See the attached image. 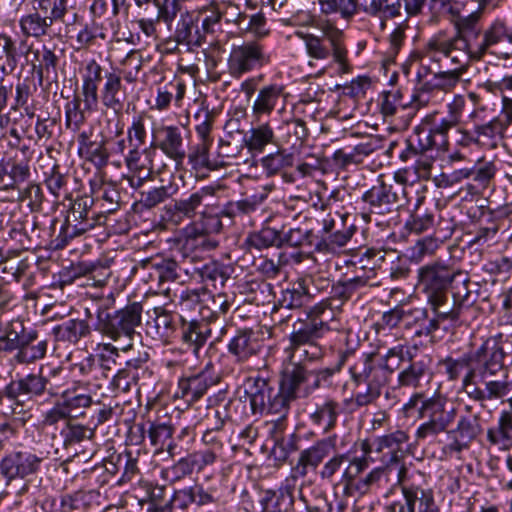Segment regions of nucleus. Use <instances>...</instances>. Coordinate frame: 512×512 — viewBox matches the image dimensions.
Returning <instances> with one entry per match:
<instances>
[{
    "instance_id": "nucleus-56",
    "label": "nucleus",
    "mask_w": 512,
    "mask_h": 512,
    "mask_svg": "<svg viewBox=\"0 0 512 512\" xmlns=\"http://www.w3.org/2000/svg\"><path fill=\"white\" fill-rule=\"evenodd\" d=\"M469 283L467 273L457 269L453 283L449 287L451 288L452 299L464 311L472 307L476 301L468 288Z\"/></svg>"
},
{
    "instance_id": "nucleus-57",
    "label": "nucleus",
    "mask_w": 512,
    "mask_h": 512,
    "mask_svg": "<svg viewBox=\"0 0 512 512\" xmlns=\"http://www.w3.org/2000/svg\"><path fill=\"white\" fill-rule=\"evenodd\" d=\"M372 152L373 147L370 143H359L354 147H344L336 150L332 159L336 165L345 168L350 164L361 163L364 157Z\"/></svg>"
},
{
    "instance_id": "nucleus-30",
    "label": "nucleus",
    "mask_w": 512,
    "mask_h": 512,
    "mask_svg": "<svg viewBox=\"0 0 512 512\" xmlns=\"http://www.w3.org/2000/svg\"><path fill=\"white\" fill-rule=\"evenodd\" d=\"M482 15L483 12L481 8L467 15H462L457 12L451 18V23L455 29L453 37L464 41L468 46L470 45L473 48H477L483 32L481 24Z\"/></svg>"
},
{
    "instance_id": "nucleus-34",
    "label": "nucleus",
    "mask_w": 512,
    "mask_h": 512,
    "mask_svg": "<svg viewBox=\"0 0 512 512\" xmlns=\"http://www.w3.org/2000/svg\"><path fill=\"white\" fill-rule=\"evenodd\" d=\"M287 93L285 86L278 83H271L261 87L252 104V115L256 119L262 116H269L282 101L285 102Z\"/></svg>"
},
{
    "instance_id": "nucleus-40",
    "label": "nucleus",
    "mask_w": 512,
    "mask_h": 512,
    "mask_svg": "<svg viewBox=\"0 0 512 512\" xmlns=\"http://www.w3.org/2000/svg\"><path fill=\"white\" fill-rule=\"evenodd\" d=\"M260 343L251 330H239L228 344V352L238 363H243L258 354Z\"/></svg>"
},
{
    "instance_id": "nucleus-63",
    "label": "nucleus",
    "mask_w": 512,
    "mask_h": 512,
    "mask_svg": "<svg viewBox=\"0 0 512 512\" xmlns=\"http://www.w3.org/2000/svg\"><path fill=\"white\" fill-rule=\"evenodd\" d=\"M60 436L63 441V446L68 448L85 439H91L94 436V430L88 426L67 420L60 429Z\"/></svg>"
},
{
    "instance_id": "nucleus-33",
    "label": "nucleus",
    "mask_w": 512,
    "mask_h": 512,
    "mask_svg": "<svg viewBox=\"0 0 512 512\" xmlns=\"http://www.w3.org/2000/svg\"><path fill=\"white\" fill-rule=\"evenodd\" d=\"M102 67L96 60H90L82 76V86L79 94L74 97L84 105V110L96 111L98 106V83L101 80Z\"/></svg>"
},
{
    "instance_id": "nucleus-7",
    "label": "nucleus",
    "mask_w": 512,
    "mask_h": 512,
    "mask_svg": "<svg viewBox=\"0 0 512 512\" xmlns=\"http://www.w3.org/2000/svg\"><path fill=\"white\" fill-rule=\"evenodd\" d=\"M322 32V37L309 33L302 35L308 56L316 60H326L332 54L333 62L338 65V72L349 73L351 65L348 61V51L343 43L342 31L327 24Z\"/></svg>"
},
{
    "instance_id": "nucleus-6",
    "label": "nucleus",
    "mask_w": 512,
    "mask_h": 512,
    "mask_svg": "<svg viewBox=\"0 0 512 512\" xmlns=\"http://www.w3.org/2000/svg\"><path fill=\"white\" fill-rule=\"evenodd\" d=\"M419 415L425 419L415 432L417 442L434 440L441 433L450 431L449 427L457 417L456 407H447V400L444 396L436 394L422 400L419 408Z\"/></svg>"
},
{
    "instance_id": "nucleus-36",
    "label": "nucleus",
    "mask_w": 512,
    "mask_h": 512,
    "mask_svg": "<svg viewBox=\"0 0 512 512\" xmlns=\"http://www.w3.org/2000/svg\"><path fill=\"white\" fill-rule=\"evenodd\" d=\"M105 83L101 89L102 104L115 113H120L126 100V89L122 84L120 74L107 72L104 76Z\"/></svg>"
},
{
    "instance_id": "nucleus-54",
    "label": "nucleus",
    "mask_w": 512,
    "mask_h": 512,
    "mask_svg": "<svg viewBox=\"0 0 512 512\" xmlns=\"http://www.w3.org/2000/svg\"><path fill=\"white\" fill-rule=\"evenodd\" d=\"M462 73L448 68L446 71L434 73L433 76L422 83L423 91L451 92L460 82Z\"/></svg>"
},
{
    "instance_id": "nucleus-60",
    "label": "nucleus",
    "mask_w": 512,
    "mask_h": 512,
    "mask_svg": "<svg viewBox=\"0 0 512 512\" xmlns=\"http://www.w3.org/2000/svg\"><path fill=\"white\" fill-rule=\"evenodd\" d=\"M241 31L253 34L256 37H263L269 33L266 17L263 12L247 15L244 12H238L235 19L232 20Z\"/></svg>"
},
{
    "instance_id": "nucleus-3",
    "label": "nucleus",
    "mask_w": 512,
    "mask_h": 512,
    "mask_svg": "<svg viewBox=\"0 0 512 512\" xmlns=\"http://www.w3.org/2000/svg\"><path fill=\"white\" fill-rule=\"evenodd\" d=\"M417 346L398 344L389 348L384 356L376 352L363 353L349 368L352 382L356 387L365 385L364 391H358L353 397L347 398L343 404L352 412L361 407L373 404L381 395L382 389L388 384L394 368L388 364L393 357L401 362H408L420 354Z\"/></svg>"
},
{
    "instance_id": "nucleus-5",
    "label": "nucleus",
    "mask_w": 512,
    "mask_h": 512,
    "mask_svg": "<svg viewBox=\"0 0 512 512\" xmlns=\"http://www.w3.org/2000/svg\"><path fill=\"white\" fill-rule=\"evenodd\" d=\"M330 440H318L300 451L296 464L277 490H266L259 500L260 512H292L295 505V491L298 480L307 476L310 470L316 471L333 451Z\"/></svg>"
},
{
    "instance_id": "nucleus-58",
    "label": "nucleus",
    "mask_w": 512,
    "mask_h": 512,
    "mask_svg": "<svg viewBox=\"0 0 512 512\" xmlns=\"http://www.w3.org/2000/svg\"><path fill=\"white\" fill-rule=\"evenodd\" d=\"M425 200V196L419 195L416 198V204L410 218L405 226L413 233L420 234L429 230L434 225V213L428 210H422L421 205Z\"/></svg>"
},
{
    "instance_id": "nucleus-37",
    "label": "nucleus",
    "mask_w": 512,
    "mask_h": 512,
    "mask_svg": "<svg viewBox=\"0 0 512 512\" xmlns=\"http://www.w3.org/2000/svg\"><path fill=\"white\" fill-rule=\"evenodd\" d=\"M212 336L211 324L202 317L201 320L192 319L182 322L180 327V338L184 344L192 348L194 354L206 343Z\"/></svg>"
},
{
    "instance_id": "nucleus-12",
    "label": "nucleus",
    "mask_w": 512,
    "mask_h": 512,
    "mask_svg": "<svg viewBox=\"0 0 512 512\" xmlns=\"http://www.w3.org/2000/svg\"><path fill=\"white\" fill-rule=\"evenodd\" d=\"M457 268L445 260H435L421 266L418 271V289L425 295L426 300L449 293Z\"/></svg>"
},
{
    "instance_id": "nucleus-25",
    "label": "nucleus",
    "mask_w": 512,
    "mask_h": 512,
    "mask_svg": "<svg viewBox=\"0 0 512 512\" xmlns=\"http://www.w3.org/2000/svg\"><path fill=\"white\" fill-rule=\"evenodd\" d=\"M409 440L408 434L403 430H396L389 434L378 436L373 440L374 451L380 454L379 460L383 466L392 471L393 464L404 458V445Z\"/></svg>"
},
{
    "instance_id": "nucleus-29",
    "label": "nucleus",
    "mask_w": 512,
    "mask_h": 512,
    "mask_svg": "<svg viewBox=\"0 0 512 512\" xmlns=\"http://www.w3.org/2000/svg\"><path fill=\"white\" fill-rule=\"evenodd\" d=\"M64 8L55 5L49 15H42L37 12H30L23 15L19 20V26L25 37L41 39L49 35V31L55 21L63 20Z\"/></svg>"
},
{
    "instance_id": "nucleus-43",
    "label": "nucleus",
    "mask_w": 512,
    "mask_h": 512,
    "mask_svg": "<svg viewBox=\"0 0 512 512\" xmlns=\"http://www.w3.org/2000/svg\"><path fill=\"white\" fill-rule=\"evenodd\" d=\"M29 176L30 168L27 162L18 161L13 157H4L0 160V182L4 183L5 190L14 189Z\"/></svg>"
},
{
    "instance_id": "nucleus-15",
    "label": "nucleus",
    "mask_w": 512,
    "mask_h": 512,
    "mask_svg": "<svg viewBox=\"0 0 512 512\" xmlns=\"http://www.w3.org/2000/svg\"><path fill=\"white\" fill-rule=\"evenodd\" d=\"M403 200L407 199L405 187L387 183L379 177L377 183L362 195V201L371 214L386 215L393 212Z\"/></svg>"
},
{
    "instance_id": "nucleus-14",
    "label": "nucleus",
    "mask_w": 512,
    "mask_h": 512,
    "mask_svg": "<svg viewBox=\"0 0 512 512\" xmlns=\"http://www.w3.org/2000/svg\"><path fill=\"white\" fill-rule=\"evenodd\" d=\"M448 294L426 300L433 316L425 319L426 322L422 325L421 331L418 332L419 335L430 336L439 329L448 331L461 324V317L465 311L453 299L450 301Z\"/></svg>"
},
{
    "instance_id": "nucleus-13",
    "label": "nucleus",
    "mask_w": 512,
    "mask_h": 512,
    "mask_svg": "<svg viewBox=\"0 0 512 512\" xmlns=\"http://www.w3.org/2000/svg\"><path fill=\"white\" fill-rule=\"evenodd\" d=\"M427 0H364V14L379 22L381 30H385L390 20L402 15V6L407 18L422 14Z\"/></svg>"
},
{
    "instance_id": "nucleus-41",
    "label": "nucleus",
    "mask_w": 512,
    "mask_h": 512,
    "mask_svg": "<svg viewBox=\"0 0 512 512\" xmlns=\"http://www.w3.org/2000/svg\"><path fill=\"white\" fill-rule=\"evenodd\" d=\"M48 341L39 335L38 331L30 328L29 335L15 354V360L20 364H29L45 357Z\"/></svg>"
},
{
    "instance_id": "nucleus-31",
    "label": "nucleus",
    "mask_w": 512,
    "mask_h": 512,
    "mask_svg": "<svg viewBox=\"0 0 512 512\" xmlns=\"http://www.w3.org/2000/svg\"><path fill=\"white\" fill-rule=\"evenodd\" d=\"M465 104L466 101L462 95H455L453 100L447 104L445 116L439 120L435 119L436 113L426 117V122L431 123V130L438 139L448 140L449 131L461 123Z\"/></svg>"
},
{
    "instance_id": "nucleus-38",
    "label": "nucleus",
    "mask_w": 512,
    "mask_h": 512,
    "mask_svg": "<svg viewBox=\"0 0 512 512\" xmlns=\"http://www.w3.org/2000/svg\"><path fill=\"white\" fill-rule=\"evenodd\" d=\"M174 35L178 42H182V45L188 47V51H192L195 47H200L205 41L204 35L198 28L197 18L189 12L180 14Z\"/></svg>"
},
{
    "instance_id": "nucleus-51",
    "label": "nucleus",
    "mask_w": 512,
    "mask_h": 512,
    "mask_svg": "<svg viewBox=\"0 0 512 512\" xmlns=\"http://www.w3.org/2000/svg\"><path fill=\"white\" fill-rule=\"evenodd\" d=\"M340 410L341 405L338 401L326 398L323 403L317 405L316 410L310 415V419L315 425L328 432L336 426Z\"/></svg>"
},
{
    "instance_id": "nucleus-61",
    "label": "nucleus",
    "mask_w": 512,
    "mask_h": 512,
    "mask_svg": "<svg viewBox=\"0 0 512 512\" xmlns=\"http://www.w3.org/2000/svg\"><path fill=\"white\" fill-rule=\"evenodd\" d=\"M155 324L158 332L162 337L170 338L175 335L185 319L177 314L167 311L162 307L154 308Z\"/></svg>"
},
{
    "instance_id": "nucleus-2",
    "label": "nucleus",
    "mask_w": 512,
    "mask_h": 512,
    "mask_svg": "<svg viewBox=\"0 0 512 512\" xmlns=\"http://www.w3.org/2000/svg\"><path fill=\"white\" fill-rule=\"evenodd\" d=\"M333 311L327 301L314 305L305 318H298L288 335V345L285 353L289 361L282 371L279 388L284 398L291 403L300 397H308L311 389L304 384L310 377L306 368L307 363H314L324 356V347L319 341L331 330Z\"/></svg>"
},
{
    "instance_id": "nucleus-19",
    "label": "nucleus",
    "mask_w": 512,
    "mask_h": 512,
    "mask_svg": "<svg viewBox=\"0 0 512 512\" xmlns=\"http://www.w3.org/2000/svg\"><path fill=\"white\" fill-rule=\"evenodd\" d=\"M43 463V457L29 449L13 450L0 461V472L9 481L28 479L36 475Z\"/></svg>"
},
{
    "instance_id": "nucleus-53",
    "label": "nucleus",
    "mask_w": 512,
    "mask_h": 512,
    "mask_svg": "<svg viewBox=\"0 0 512 512\" xmlns=\"http://www.w3.org/2000/svg\"><path fill=\"white\" fill-rule=\"evenodd\" d=\"M349 268L351 270L345 274L348 275V278L359 290L366 287L373 288L382 285L375 266L369 267L367 264H359V262L352 261Z\"/></svg>"
},
{
    "instance_id": "nucleus-52",
    "label": "nucleus",
    "mask_w": 512,
    "mask_h": 512,
    "mask_svg": "<svg viewBox=\"0 0 512 512\" xmlns=\"http://www.w3.org/2000/svg\"><path fill=\"white\" fill-rule=\"evenodd\" d=\"M90 333V327L85 320L69 319L53 328L57 341L76 344L81 338Z\"/></svg>"
},
{
    "instance_id": "nucleus-11",
    "label": "nucleus",
    "mask_w": 512,
    "mask_h": 512,
    "mask_svg": "<svg viewBox=\"0 0 512 512\" xmlns=\"http://www.w3.org/2000/svg\"><path fill=\"white\" fill-rule=\"evenodd\" d=\"M60 374V369H53L48 375H44L43 370L40 369L39 373H30L10 383L19 402L25 406L26 399L32 400L44 395L57 396L63 387Z\"/></svg>"
},
{
    "instance_id": "nucleus-26",
    "label": "nucleus",
    "mask_w": 512,
    "mask_h": 512,
    "mask_svg": "<svg viewBox=\"0 0 512 512\" xmlns=\"http://www.w3.org/2000/svg\"><path fill=\"white\" fill-rule=\"evenodd\" d=\"M217 382L213 365L209 362L199 373L181 378L178 382L176 396L186 402H196L207 392L208 388Z\"/></svg>"
},
{
    "instance_id": "nucleus-48",
    "label": "nucleus",
    "mask_w": 512,
    "mask_h": 512,
    "mask_svg": "<svg viewBox=\"0 0 512 512\" xmlns=\"http://www.w3.org/2000/svg\"><path fill=\"white\" fill-rule=\"evenodd\" d=\"M61 509L63 512L88 509L102 504V496L96 489L79 490L61 497Z\"/></svg>"
},
{
    "instance_id": "nucleus-24",
    "label": "nucleus",
    "mask_w": 512,
    "mask_h": 512,
    "mask_svg": "<svg viewBox=\"0 0 512 512\" xmlns=\"http://www.w3.org/2000/svg\"><path fill=\"white\" fill-rule=\"evenodd\" d=\"M432 357L421 352L408 361L397 376V385L393 389H419L423 383H429L432 377Z\"/></svg>"
},
{
    "instance_id": "nucleus-62",
    "label": "nucleus",
    "mask_w": 512,
    "mask_h": 512,
    "mask_svg": "<svg viewBox=\"0 0 512 512\" xmlns=\"http://www.w3.org/2000/svg\"><path fill=\"white\" fill-rule=\"evenodd\" d=\"M202 281L213 288L223 287L230 277V268L219 262H209L199 269Z\"/></svg>"
},
{
    "instance_id": "nucleus-64",
    "label": "nucleus",
    "mask_w": 512,
    "mask_h": 512,
    "mask_svg": "<svg viewBox=\"0 0 512 512\" xmlns=\"http://www.w3.org/2000/svg\"><path fill=\"white\" fill-rule=\"evenodd\" d=\"M247 243L250 247L257 250L272 246L280 247L283 245L282 231L271 227H264L259 232L250 234L247 238Z\"/></svg>"
},
{
    "instance_id": "nucleus-21",
    "label": "nucleus",
    "mask_w": 512,
    "mask_h": 512,
    "mask_svg": "<svg viewBox=\"0 0 512 512\" xmlns=\"http://www.w3.org/2000/svg\"><path fill=\"white\" fill-rule=\"evenodd\" d=\"M151 147L159 149L177 164L182 163L186 157L183 132L176 125H154L151 129Z\"/></svg>"
},
{
    "instance_id": "nucleus-20",
    "label": "nucleus",
    "mask_w": 512,
    "mask_h": 512,
    "mask_svg": "<svg viewBox=\"0 0 512 512\" xmlns=\"http://www.w3.org/2000/svg\"><path fill=\"white\" fill-rule=\"evenodd\" d=\"M512 49V27L503 19L493 20L483 29L477 50L481 59L487 54L508 56Z\"/></svg>"
},
{
    "instance_id": "nucleus-16",
    "label": "nucleus",
    "mask_w": 512,
    "mask_h": 512,
    "mask_svg": "<svg viewBox=\"0 0 512 512\" xmlns=\"http://www.w3.org/2000/svg\"><path fill=\"white\" fill-rule=\"evenodd\" d=\"M264 47L255 41L234 45L228 57V71L233 77L262 68L269 63Z\"/></svg>"
},
{
    "instance_id": "nucleus-39",
    "label": "nucleus",
    "mask_w": 512,
    "mask_h": 512,
    "mask_svg": "<svg viewBox=\"0 0 512 512\" xmlns=\"http://www.w3.org/2000/svg\"><path fill=\"white\" fill-rule=\"evenodd\" d=\"M173 425L170 422L154 421L147 430L148 438L157 452L166 450L172 457L180 454L178 445L173 440Z\"/></svg>"
},
{
    "instance_id": "nucleus-59",
    "label": "nucleus",
    "mask_w": 512,
    "mask_h": 512,
    "mask_svg": "<svg viewBox=\"0 0 512 512\" xmlns=\"http://www.w3.org/2000/svg\"><path fill=\"white\" fill-rule=\"evenodd\" d=\"M497 172L495 162L493 161H479L472 171L473 180L476 185L468 184L467 188L471 194H479L481 190L486 189L493 181Z\"/></svg>"
},
{
    "instance_id": "nucleus-23",
    "label": "nucleus",
    "mask_w": 512,
    "mask_h": 512,
    "mask_svg": "<svg viewBox=\"0 0 512 512\" xmlns=\"http://www.w3.org/2000/svg\"><path fill=\"white\" fill-rule=\"evenodd\" d=\"M213 416L217 419L213 427L207 428L201 438L203 447L193 453L206 468L214 465L217 461L223 460L225 444L221 435L224 427V419L217 409L212 410Z\"/></svg>"
},
{
    "instance_id": "nucleus-9",
    "label": "nucleus",
    "mask_w": 512,
    "mask_h": 512,
    "mask_svg": "<svg viewBox=\"0 0 512 512\" xmlns=\"http://www.w3.org/2000/svg\"><path fill=\"white\" fill-rule=\"evenodd\" d=\"M245 393L253 415L288 414L291 402L284 398L280 388L275 392L269 379L265 377H249L245 383Z\"/></svg>"
},
{
    "instance_id": "nucleus-27",
    "label": "nucleus",
    "mask_w": 512,
    "mask_h": 512,
    "mask_svg": "<svg viewBox=\"0 0 512 512\" xmlns=\"http://www.w3.org/2000/svg\"><path fill=\"white\" fill-rule=\"evenodd\" d=\"M448 146L449 141L438 139L431 128H416L414 134L407 140V147L401 152L400 159L407 162L419 154H427L430 151L444 152Z\"/></svg>"
},
{
    "instance_id": "nucleus-32",
    "label": "nucleus",
    "mask_w": 512,
    "mask_h": 512,
    "mask_svg": "<svg viewBox=\"0 0 512 512\" xmlns=\"http://www.w3.org/2000/svg\"><path fill=\"white\" fill-rule=\"evenodd\" d=\"M499 400H506L510 409L500 412L497 425L487 429L486 437L490 445L501 451H508L512 448V389L508 396Z\"/></svg>"
},
{
    "instance_id": "nucleus-4",
    "label": "nucleus",
    "mask_w": 512,
    "mask_h": 512,
    "mask_svg": "<svg viewBox=\"0 0 512 512\" xmlns=\"http://www.w3.org/2000/svg\"><path fill=\"white\" fill-rule=\"evenodd\" d=\"M268 190L266 187L238 201H229L216 215H205L202 213L201 221L194 222L184 231V236L179 240V253L185 258L195 261L203 257L204 253L210 252L218 245V241L211 237L212 233H218L222 229L220 217H227L233 220L243 215H249L256 211L267 199Z\"/></svg>"
},
{
    "instance_id": "nucleus-8",
    "label": "nucleus",
    "mask_w": 512,
    "mask_h": 512,
    "mask_svg": "<svg viewBox=\"0 0 512 512\" xmlns=\"http://www.w3.org/2000/svg\"><path fill=\"white\" fill-rule=\"evenodd\" d=\"M142 312L143 306L140 302L129 303L113 314L108 312L107 305H100L97 309V327L115 341L124 337L131 343L135 329L141 325Z\"/></svg>"
},
{
    "instance_id": "nucleus-18",
    "label": "nucleus",
    "mask_w": 512,
    "mask_h": 512,
    "mask_svg": "<svg viewBox=\"0 0 512 512\" xmlns=\"http://www.w3.org/2000/svg\"><path fill=\"white\" fill-rule=\"evenodd\" d=\"M337 192H333L328 198V202L322 205V209L329 208V213L322 218V233L327 235V239L323 237V242L317 244L319 251L329 250L330 245H336V247L345 246L348 241L352 238L356 228L354 225L346 227L345 222L348 218L347 214H340L339 212L331 211V200L336 201Z\"/></svg>"
},
{
    "instance_id": "nucleus-46",
    "label": "nucleus",
    "mask_w": 512,
    "mask_h": 512,
    "mask_svg": "<svg viewBox=\"0 0 512 512\" xmlns=\"http://www.w3.org/2000/svg\"><path fill=\"white\" fill-rule=\"evenodd\" d=\"M243 144L251 154L262 153L266 146L276 144L272 126L266 122L252 127L243 137Z\"/></svg>"
},
{
    "instance_id": "nucleus-47",
    "label": "nucleus",
    "mask_w": 512,
    "mask_h": 512,
    "mask_svg": "<svg viewBox=\"0 0 512 512\" xmlns=\"http://www.w3.org/2000/svg\"><path fill=\"white\" fill-rule=\"evenodd\" d=\"M402 495L409 500L414 510L417 505L418 512H434L439 510L431 488L411 483L402 487Z\"/></svg>"
},
{
    "instance_id": "nucleus-49",
    "label": "nucleus",
    "mask_w": 512,
    "mask_h": 512,
    "mask_svg": "<svg viewBox=\"0 0 512 512\" xmlns=\"http://www.w3.org/2000/svg\"><path fill=\"white\" fill-rule=\"evenodd\" d=\"M476 132V145L486 149H495L503 138L506 127L502 122L493 118L490 121L474 126Z\"/></svg>"
},
{
    "instance_id": "nucleus-42",
    "label": "nucleus",
    "mask_w": 512,
    "mask_h": 512,
    "mask_svg": "<svg viewBox=\"0 0 512 512\" xmlns=\"http://www.w3.org/2000/svg\"><path fill=\"white\" fill-rule=\"evenodd\" d=\"M311 293L305 278H298L281 292L278 299L280 309H300L311 301Z\"/></svg>"
},
{
    "instance_id": "nucleus-45",
    "label": "nucleus",
    "mask_w": 512,
    "mask_h": 512,
    "mask_svg": "<svg viewBox=\"0 0 512 512\" xmlns=\"http://www.w3.org/2000/svg\"><path fill=\"white\" fill-rule=\"evenodd\" d=\"M92 229L90 222H81L74 214L67 211L64 223L62 224L58 235L52 240L51 245L56 250L65 248L68 243L87 231Z\"/></svg>"
},
{
    "instance_id": "nucleus-22",
    "label": "nucleus",
    "mask_w": 512,
    "mask_h": 512,
    "mask_svg": "<svg viewBox=\"0 0 512 512\" xmlns=\"http://www.w3.org/2000/svg\"><path fill=\"white\" fill-rule=\"evenodd\" d=\"M440 33H442V39L434 41L433 49H438L442 52L443 57L450 63V69L464 74L471 60H481L477 48L468 46L464 41L453 36H448L444 31H440Z\"/></svg>"
},
{
    "instance_id": "nucleus-55",
    "label": "nucleus",
    "mask_w": 512,
    "mask_h": 512,
    "mask_svg": "<svg viewBox=\"0 0 512 512\" xmlns=\"http://www.w3.org/2000/svg\"><path fill=\"white\" fill-rule=\"evenodd\" d=\"M323 440L332 441L334 448L331 454L324 459H327V461H325L321 466L320 470L318 471V476L322 481L331 482L335 478L336 474L339 473V471L342 469L343 465L345 463L349 465L355 456H351L349 452H336V444L334 439L324 438Z\"/></svg>"
},
{
    "instance_id": "nucleus-44",
    "label": "nucleus",
    "mask_w": 512,
    "mask_h": 512,
    "mask_svg": "<svg viewBox=\"0 0 512 512\" xmlns=\"http://www.w3.org/2000/svg\"><path fill=\"white\" fill-rule=\"evenodd\" d=\"M30 328H26L24 321L16 318L7 322L0 335V353L18 351L27 335H29Z\"/></svg>"
},
{
    "instance_id": "nucleus-28",
    "label": "nucleus",
    "mask_w": 512,
    "mask_h": 512,
    "mask_svg": "<svg viewBox=\"0 0 512 512\" xmlns=\"http://www.w3.org/2000/svg\"><path fill=\"white\" fill-rule=\"evenodd\" d=\"M143 146H129L128 154L125 156V164L133 174L130 178L132 187H139L147 180L152 173L154 154L153 147L142 148Z\"/></svg>"
},
{
    "instance_id": "nucleus-17",
    "label": "nucleus",
    "mask_w": 512,
    "mask_h": 512,
    "mask_svg": "<svg viewBox=\"0 0 512 512\" xmlns=\"http://www.w3.org/2000/svg\"><path fill=\"white\" fill-rule=\"evenodd\" d=\"M482 431L479 414L461 415L456 427L448 432L451 441L443 447V453L448 457L461 459L462 453L470 449Z\"/></svg>"
},
{
    "instance_id": "nucleus-50",
    "label": "nucleus",
    "mask_w": 512,
    "mask_h": 512,
    "mask_svg": "<svg viewBox=\"0 0 512 512\" xmlns=\"http://www.w3.org/2000/svg\"><path fill=\"white\" fill-rule=\"evenodd\" d=\"M205 469L202 463L192 452L186 457H182L172 466L161 471V477L166 482L174 483L190 475L193 471L201 472Z\"/></svg>"
},
{
    "instance_id": "nucleus-1",
    "label": "nucleus",
    "mask_w": 512,
    "mask_h": 512,
    "mask_svg": "<svg viewBox=\"0 0 512 512\" xmlns=\"http://www.w3.org/2000/svg\"><path fill=\"white\" fill-rule=\"evenodd\" d=\"M505 356L503 344L490 337L471 356L446 357L439 364L448 381H456L463 375L461 389L470 400L484 408L487 402L498 401L510 394L512 382L508 380Z\"/></svg>"
},
{
    "instance_id": "nucleus-35",
    "label": "nucleus",
    "mask_w": 512,
    "mask_h": 512,
    "mask_svg": "<svg viewBox=\"0 0 512 512\" xmlns=\"http://www.w3.org/2000/svg\"><path fill=\"white\" fill-rule=\"evenodd\" d=\"M368 467V460L366 456L354 457L350 464L346 466L344 469L340 483L343 486L342 489V497L345 499L348 498H357L362 497L365 494V489H363L358 476L366 470Z\"/></svg>"
},
{
    "instance_id": "nucleus-10",
    "label": "nucleus",
    "mask_w": 512,
    "mask_h": 512,
    "mask_svg": "<svg viewBox=\"0 0 512 512\" xmlns=\"http://www.w3.org/2000/svg\"><path fill=\"white\" fill-rule=\"evenodd\" d=\"M218 191L219 186H204L187 197L174 200L163 207L161 219L169 225L178 226L186 220H192L198 213L206 215L200 212V208L211 205Z\"/></svg>"
}]
</instances>
